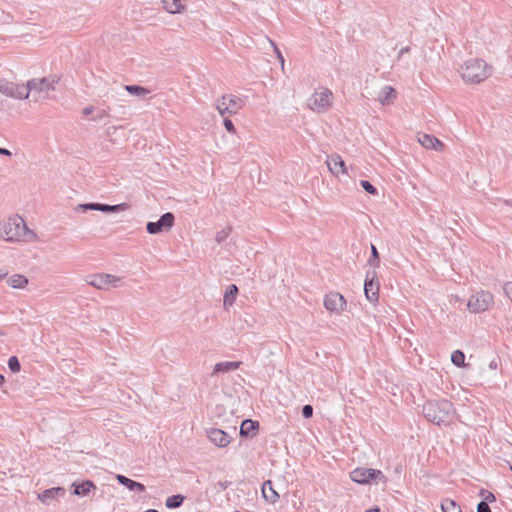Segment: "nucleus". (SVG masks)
<instances>
[{"mask_svg":"<svg viewBox=\"0 0 512 512\" xmlns=\"http://www.w3.org/2000/svg\"><path fill=\"white\" fill-rule=\"evenodd\" d=\"M127 208L126 203H121L117 205H108V204H101V203H85V204H79L76 207V210L79 211H87V210H94V211H101V212H118L121 210H125Z\"/></svg>","mask_w":512,"mask_h":512,"instance_id":"nucleus-13","label":"nucleus"},{"mask_svg":"<svg viewBox=\"0 0 512 512\" xmlns=\"http://www.w3.org/2000/svg\"><path fill=\"white\" fill-rule=\"evenodd\" d=\"M184 497L180 494L170 496L166 499V506L168 508H178L182 505Z\"/></svg>","mask_w":512,"mask_h":512,"instance_id":"nucleus-31","label":"nucleus"},{"mask_svg":"<svg viewBox=\"0 0 512 512\" xmlns=\"http://www.w3.org/2000/svg\"><path fill=\"white\" fill-rule=\"evenodd\" d=\"M0 239L11 243L33 242L37 234L27 227L22 217L12 215L0 221Z\"/></svg>","mask_w":512,"mask_h":512,"instance_id":"nucleus-1","label":"nucleus"},{"mask_svg":"<svg viewBox=\"0 0 512 512\" xmlns=\"http://www.w3.org/2000/svg\"><path fill=\"white\" fill-rule=\"evenodd\" d=\"M207 437L220 448L228 446L231 442V437L225 431L217 428L207 430Z\"/></svg>","mask_w":512,"mask_h":512,"instance_id":"nucleus-15","label":"nucleus"},{"mask_svg":"<svg viewBox=\"0 0 512 512\" xmlns=\"http://www.w3.org/2000/svg\"><path fill=\"white\" fill-rule=\"evenodd\" d=\"M333 94L327 88H321L309 98L308 105L316 113H324L332 106Z\"/></svg>","mask_w":512,"mask_h":512,"instance_id":"nucleus-9","label":"nucleus"},{"mask_svg":"<svg viewBox=\"0 0 512 512\" xmlns=\"http://www.w3.org/2000/svg\"><path fill=\"white\" fill-rule=\"evenodd\" d=\"M453 413V405L446 399L430 400L423 406L425 418L438 426L449 424L452 420Z\"/></svg>","mask_w":512,"mask_h":512,"instance_id":"nucleus-2","label":"nucleus"},{"mask_svg":"<svg viewBox=\"0 0 512 512\" xmlns=\"http://www.w3.org/2000/svg\"><path fill=\"white\" fill-rule=\"evenodd\" d=\"M461 78L470 84H479L485 81L491 74V69L482 59H469L459 69Z\"/></svg>","mask_w":512,"mask_h":512,"instance_id":"nucleus-3","label":"nucleus"},{"mask_svg":"<svg viewBox=\"0 0 512 512\" xmlns=\"http://www.w3.org/2000/svg\"><path fill=\"white\" fill-rule=\"evenodd\" d=\"M125 90L130 94L141 98L149 94L148 89L138 85H126Z\"/></svg>","mask_w":512,"mask_h":512,"instance_id":"nucleus-28","label":"nucleus"},{"mask_svg":"<svg viewBox=\"0 0 512 512\" xmlns=\"http://www.w3.org/2000/svg\"><path fill=\"white\" fill-rule=\"evenodd\" d=\"M493 304V294L489 291L479 290L469 297L467 308L471 313L478 314L487 311Z\"/></svg>","mask_w":512,"mask_h":512,"instance_id":"nucleus-5","label":"nucleus"},{"mask_svg":"<svg viewBox=\"0 0 512 512\" xmlns=\"http://www.w3.org/2000/svg\"><path fill=\"white\" fill-rule=\"evenodd\" d=\"M8 367L12 372L20 371V362L16 356H11L8 360Z\"/></svg>","mask_w":512,"mask_h":512,"instance_id":"nucleus-33","label":"nucleus"},{"mask_svg":"<svg viewBox=\"0 0 512 512\" xmlns=\"http://www.w3.org/2000/svg\"><path fill=\"white\" fill-rule=\"evenodd\" d=\"M8 276V270L6 268H0V281Z\"/></svg>","mask_w":512,"mask_h":512,"instance_id":"nucleus-44","label":"nucleus"},{"mask_svg":"<svg viewBox=\"0 0 512 512\" xmlns=\"http://www.w3.org/2000/svg\"><path fill=\"white\" fill-rule=\"evenodd\" d=\"M346 300L339 292H330L324 297V307L331 313L340 314L345 310Z\"/></svg>","mask_w":512,"mask_h":512,"instance_id":"nucleus-11","label":"nucleus"},{"mask_svg":"<svg viewBox=\"0 0 512 512\" xmlns=\"http://www.w3.org/2000/svg\"><path fill=\"white\" fill-rule=\"evenodd\" d=\"M164 9L171 14L181 13L185 6L182 0H162Z\"/></svg>","mask_w":512,"mask_h":512,"instance_id":"nucleus-24","label":"nucleus"},{"mask_svg":"<svg viewBox=\"0 0 512 512\" xmlns=\"http://www.w3.org/2000/svg\"><path fill=\"white\" fill-rule=\"evenodd\" d=\"M375 274L371 278H369V274L366 276L365 283H364V293L366 298L370 302H376L378 301L379 296V284L378 282L374 281Z\"/></svg>","mask_w":512,"mask_h":512,"instance_id":"nucleus-17","label":"nucleus"},{"mask_svg":"<svg viewBox=\"0 0 512 512\" xmlns=\"http://www.w3.org/2000/svg\"><path fill=\"white\" fill-rule=\"evenodd\" d=\"M24 84H16L4 78H0V93L15 99H27V92Z\"/></svg>","mask_w":512,"mask_h":512,"instance_id":"nucleus-10","label":"nucleus"},{"mask_svg":"<svg viewBox=\"0 0 512 512\" xmlns=\"http://www.w3.org/2000/svg\"><path fill=\"white\" fill-rule=\"evenodd\" d=\"M241 365V362L237 361H225V362H219L214 365L212 376L218 374V373H227L234 370H237Z\"/></svg>","mask_w":512,"mask_h":512,"instance_id":"nucleus-20","label":"nucleus"},{"mask_svg":"<svg viewBox=\"0 0 512 512\" xmlns=\"http://www.w3.org/2000/svg\"><path fill=\"white\" fill-rule=\"evenodd\" d=\"M116 478L120 484L126 486L131 491L137 490L143 492L145 490V486L143 484L133 481L124 475H117Z\"/></svg>","mask_w":512,"mask_h":512,"instance_id":"nucleus-25","label":"nucleus"},{"mask_svg":"<svg viewBox=\"0 0 512 512\" xmlns=\"http://www.w3.org/2000/svg\"><path fill=\"white\" fill-rule=\"evenodd\" d=\"M396 91L391 86H384L378 93L377 100L383 105H391L396 100Z\"/></svg>","mask_w":512,"mask_h":512,"instance_id":"nucleus-18","label":"nucleus"},{"mask_svg":"<svg viewBox=\"0 0 512 512\" xmlns=\"http://www.w3.org/2000/svg\"><path fill=\"white\" fill-rule=\"evenodd\" d=\"M369 264L372 266L379 265V254L377 248L374 245H371V256L369 258Z\"/></svg>","mask_w":512,"mask_h":512,"instance_id":"nucleus-35","label":"nucleus"},{"mask_svg":"<svg viewBox=\"0 0 512 512\" xmlns=\"http://www.w3.org/2000/svg\"><path fill=\"white\" fill-rule=\"evenodd\" d=\"M230 232H231L230 227H226V228L218 231L215 236L216 242L222 243L223 241H225L228 238Z\"/></svg>","mask_w":512,"mask_h":512,"instance_id":"nucleus-32","label":"nucleus"},{"mask_svg":"<svg viewBox=\"0 0 512 512\" xmlns=\"http://www.w3.org/2000/svg\"><path fill=\"white\" fill-rule=\"evenodd\" d=\"M326 164L329 171L336 177H338L340 174L347 173L345 162L343 161L342 157L338 154H332L327 156Z\"/></svg>","mask_w":512,"mask_h":512,"instance_id":"nucleus-14","label":"nucleus"},{"mask_svg":"<svg viewBox=\"0 0 512 512\" xmlns=\"http://www.w3.org/2000/svg\"><path fill=\"white\" fill-rule=\"evenodd\" d=\"M73 494L77 496H87L92 489H96L94 483L90 480L83 481L81 483L74 482L72 484Z\"/></svg>","mask_w":512,"mask_h":512,"instance_id":"nucleus-21","label":"nucleus"},{"mask_svg":"<svg viewBox=\"0 0 512 512\" xmlns=\"http://www.w3.org/2000/svg\"><path fill=\"white\" fill-rule=\"evenodd\" d=\"M366 512H380V509L379 508H372V509L367 510Z\"/></svg>","mask_w":512,"mask_h":512,"instance_id":"nucleus-49","label":"nucleus"},{"mask_svg":"<svg viewBox=\"0 0 512 512\" xmlns=\"http://www.w3.org/2000/svg\"><path fill=\"white\" fill-rule=\"evenodd\" d=\"M5 383V378L2 374H0V388L4 385Z\"/></svg>","mask_w":512,"mask_h":512,"instance_id":"nucleus-48","label":"nucleus"},{"mask_svg":"<svg viewBox=\"0 0 512 512\" xmlns=\"http://www.w3.org/2000/svg\"><path fill=\"white\" fill-rule=\"evenodd\" d=\"M65 494V489L62 487H54L47 490H44L42 493L38 494V499L46 505L50 504V501L55 499L58 495L63 496Z\"/></svg>","mask_w":512,"mask_h":512,"instance_id":"nucleus-19","label":"nucleus"},{"mask_svg":"<svg viewBox=\"0 0 512 512\" xmlns=\"http://www.w3.org/2000/svg\"><path fill=\"white\" fill-rule=\"evenodd\" d=\"M409 51L408 47L402 48L399 52V56H402L404 53H407Z\"/></svg>","mask_w":512,"mask_h":512,"instance_id":"nucleus-47","label":"nucleus"},{"mask_svg":"<svg viewBox=\"0 0 512 512\" xmlns=\"http://www.w3.org/2000/svg\"><path fill=\"white\" fill-rule=\"evenodd\" d=\"M441 509L443 512H461L460 506L454 500L450 499H446L442 502Z\"/></svg>","mask_w":512,"mask_h":512,"instance_id":"nucleus-29","label":"nucleus"},{"mask_svg":"<svg viewBox=\"0 0 512 512\" xmlns=\"http://www.w3.org/2000/svg\"><path fill=\"white\" fill-rule=\"evenodd\" d=\"M362 188L369 194L371 195H376L377 194V189L367 180H362L360 182Z\"/></svg>","mask_w":512,"mask_h":512,"instance_id":"nucleus-36","label":"nucleus"},{"mask_svg":"<svg viewBox=\"0 0 512 512\" xmlns=\"http://www.w3.org/2000/svg\"><path fill=\"white\" fill-rule=\"evenodd\" d=\"M244 106V101L233 94H225L215 102V108L221 116L237 114Z\"/></svg>","mask_w":512,"mask_h":512,"instance_id":"nucleus-6","label":"nucleus"},{"mask_svg":"<svg viewBox=\"0 0 512 512\" xmlns=\"http://www.w3.org/2000/svg\"><path fill=\"white\" fill-rule=\"evenodd\" d=\"M352 481L358 484L386 483L387 478L382 471L372 468L359 467L350 473Z\"/></svg>","mask_w":512,"mask_h":512,"instance_id":"nucleus-7","label":"nucleus"},{"mask_svg":"<svg viewBox=\"0 0 512 512\" xmlns=\"http://www.w3.org/2000/svg\"><path fill=\"white\" fill-rule=\"evenodd\" d=\"M93 111H94L93 106H87L83 109V115L88 116V115L92 114Z\"/></svg>","mask_w":512,"mask_h":512,"instance_id":"nucleus-43","label":"nucleus"},{"mask_svg":"<svg viewBox=\"0 0 512 512\" xmlns=\"http://www.w3.org/2000/svg\"><path fill=\"white\" fill-rule=\"evenodd\" d=\"M503 291L505 295L509 298V300L512 302V282H507L503 286Z\"/></svg>","mask_w":512,"mask_h":512,"instance_id":"nucleus-39","label":"nucleus"},{"mask_svg":"<svg viewBox=\"0 0 512 512\" xmlns=\"http://www.w3.org/2000/svg\"><path fill=\"white\" fill-rule=\"evenodd\" d=\"M258 427H259V423L257 421H253L251 419H246L241 424L240 434L242 436L254 435V433L258 429Z\"/></svg>","mask_w":512,"mask_h":512,"instance_id":"nucleus-26","label":"nucleus"},{"mask_svg":"<svg viewBox=\"0 0 512 512\" xmlns=\"http://www.w3.org/2000/svg\"><path fill=\"white\" fill-rule=\"evenodd\" d=\"M268 41H269L270 45L273 47V50L277 56V59L279 60V62L281 64L282 71H284L285 60H284V57H283L281 51L278 49L277 45L271 39L268 38Z\"/></svg>","mask_w":512,"mask_h":512,"instance_id":"nucleus-34","label":"nucleus"},{"mask_svg":"<svg viewBox=\"0 0 512 512\" xmlns=\"http://www.w3.org/2000/svg\"><path fill=\"white\" fill-rule=\"evenodd\" d=\"M262 495L264 499L271 504H275L279 499V494L274 490L270 480H267L263 483Z\"/></svg>","mask_w":512,"mask_h":512,"instance_id":"nucleus-23","label":"nucleus"},{"mask_svg":"<svg viewBox=\"0 0 512 512\" xmlns=\"http://www.w3.org/2000/svg\"><path fill=\"white\" fill-rule=\"evenodd\" d=\"M237 294H238L237 286L234 284L229 285L224 294V299H223L224 307L232 306L233 303L235 302Z\"/></svg>","mask_w":512,"mask_h":512,"instance_id":"nucleus-27","label":"nucleus"},{"mask_svg":"<svg viewBox=\"0 0 512 512\" xmlns=\"http://www.w3.org/2000/svg\"><path fill=\"white\" fill-rule=\"evenodd\" d=\"M9 287L13 289H25L29 283L28 278L23 274H13L6 280Z\"/></svg>","mask_w":512,"mask_h":512,"instance_id":"nucleus-22","label":"nucleus"},{"mask_svg":"<svg viewBox=\"0 0 512 512\" xmlns=\"http://www.w3.org/2000/svg\"><path fill=\"white\" fill-rule=\"evenodd\" d=\"M223 124H224V127L226 128V130L228 132L233 133V134L236 132L234 124L232 123V121L228 117H224Z\"/></svg>","mask_w":512,"mask_h":512,"instance_id":"nucleus-37","label":"nucleus"},{"mask_svg":"<svg viewBox=\"0 0 512 512\" xmlns=\"http://www.w3.org/2000/svg\"><path fill=\"white\" fill-rule=\"evenodd\" d=\"M418 142L426 149H433L435 151H442L444 149V144L438 138L430 134L419 133Z\"/></svg>","mask_w":512,"mask_h":512,"instance_id":"nucleus-16","label":"nucleus"},{"mask_svg":"<svg viewBox=\"0 0 512 512\" xmlns=\"http://www.w3.org/2000/svg\"><path fill=\"white\" fill-rule=\"evenodd\" d=\"M302 415L304 418H310L313 415V407L311 405H304Z\"/></svg>","mask_w":512,"mask_h":512,"instance_id":"nucleus-40","label":"nucleus"},{"mask_svg":"<svg viewBox=\"0 0 512 512\" xmlns=\"http://www.w3.org/2000/svg\"><path fill=\"white\" fill-rule=\"evenodd\" d=\"M0 155L11 156L12 153L10 150H8L6 148H0Z\"/></svg>","mask_w":512,"mask_h":512,"instance_id":"nucleus-45","label":"nucleus"},{"mask_svg":"<svg viewBox=\"0 0 512 512\" xmlns=\"http://www.w3.org/2000/svg\"><path fill=\"white\" fill-rule=\"evenodd\" d=\"M55 83L56 80H51L49 78L29 80L26 84H24V87L27 89V98L30 95H32L34 101L48 98L49 93L54 90Z\"/></svg>","mask_w":512,"mask_h":512,"instance_id":"nucleus-4","label":"nucleus"},{"mask_svg":"<svg viewBox=\"0 0 512 512\" xmlns=\"http://www.w3.org/2000/svg\"><path fill=\"white\" fill-rule=\"evenodd\" d=\"M106 116H107L106 111L102 110L95 118H93V120L97 122V121L102 120Z\"/></svg>","mask_w":512,"mask_h":512,"instance_id":"nucleus-42","label":"nucleus"},{"mask_svg":"<svg viewBox=\"0 0 512 512\" xmlns=\"http://www.w3.org/2000/svg\"><path fill=\"white\" fill-rule=\"evenodd\" d=\"M174 215L171 212L163 214L157 222H148L146 229L150 234H157L169 230L174 224Z\"/></svg>","mask_w":512,"mask_h":512,"instance_id":"nucleus-12","label":"nucleus"},{"mask_svg":"<svg viewBox=\"0 0 512 512\" xmlns=\"http://www.w3.org/2000/svg\"><path fill=\"white\" fill-rule=\"evenodd\" d=\"M498 367V362L497 360L493 359L490 363H489V368L492 369V370H496Z\"/></svg>","mask_w":512,"mask_h":512,"instance_id":"nucleus-46","label":"nucleus"},{"mask_svg":"<svg viewBox=\"0 0 512 512\" xmlns=\"http://www.w3.org/2000/svg\"><path fill=\"white\" fill-rule=\"evenodd\" d=\"M451 362L457 367L465 366V355L461 350H455L451 354Z\"/></svg>","mask_w":512,"mask_h":512,"instance_id":"nucleus-30","label":"nucleus"},{"mask_svg":"<svg viewBox=\"0 0 512 512\" xmlns=\"http://www.w3.org/2000/svg\"><path fill=\"white\" fill-rule=\"evenodd\" d=\"M477 512H491V509L486 502H480L477 505Z\"/></svg>","mask_w":512,"mask_h":512,"instance_id":"nucleus-41","label":"nucleus"},{"mask_svg":"<svg viewBox=\"0 0 512 512\" xmlns=\"http://www.w3.org/2000/svg\"><path fill=\"white\" fill-rule=\"evenodd\" d=\"M480 495L484 498L483 502L488 503V502L495 501V496L491 492H489L487 490H481Z\"/></svg>","mask_w":512,"mask_h":512,"instance_id":"nucleus-38","label":"nucleus"},{"mask_svg":"<svg viewBox=\"0 0 512 512\" xmlns=\"http://www.w3.org/2000/svg\"><path fill=\"white\" fill-rule=\"evenodd\" d=\"M87 284L98 290L116 289L123 285V278L113 274L100 273L92 275Z\"/></svg>","mask_w":512,"mask_h":512,"instance_id":"nucleus-8","label":"nucleus"}]
</instances>
